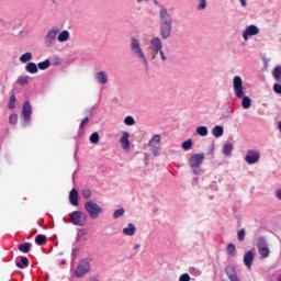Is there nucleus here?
Wrapping results in <instances>:
<instances>
[{
	"label": "nucleus",
	"instance_id": "20e7f679",
	"mask_svg": "<svg viewBox=\"0 0 281 281\" xmlns=\"http://www.w3.org/2000/svg\"><path fill=\"white\" fill-rule=\"evenodd\" d=\"M203 161H205V154H195L190 157L189 165L194 175H199V168H201Z\"/></svg>",
	"mask_w": 281,
	"mask_h": 281
},
{
	"label": "nucleus",
	"instance_id": "4468645a",
	"mask_svg": "<svg viewBox=\"0 0 281 281\" xmlns=\"http://www.w3.org/2000/svg\"><path fill=\"white\" fill-rule=\"evenodd\" d=\"M95 78L99 85H106L109 82V76L104 71L97 72Z\"/></svg>",
	"mask_w": 281,
	"mask_h": 281
},
{
	"label": "nucleus",
	"instance_id": "7ed1b4c3",
	"mask_svg": "<svg viewBox=\"0 0 281 281\" xmlns=\"http://www.w3.org/2000/svg\"><path fill=\"white\" fill-rule=\"evenodd\" d=\"M233 87H234L235 95H237L238 98H243L241 106L244 109H247V97H244L245 92H243V79H240V77L238 76L234 77Z\"/></svg>",
	"mask_w": 281,
	"mask_h": 281
},
{
	"label": "nucleus",
	"instance_id": "412c9836",
	"mask_svg": "<svg viewBox=\"0 0 281 281\" xmlns=\"http://www.w3.org/2000/svg\"><path fill=\"white\" fill-rule=\"evenodd\" d=\"M25 70H26L29 74H38V66H36L35 63H29V64L25 66Z\"/></svg>",
	"mask_w": 281,
	"mask_h": 281
},
{
	"label": "nucleus",
	"instance_id": "e433bc0d",
	"mask_svg": "<svg viewBox=\"0 0 281 281\" xmlns=\"http://www.w3.org/2000/svg\"><path fill=\"white\" fill-rule=\"evenodd\" d=\"M14 102H16V95H14V93L10 97V101H9V104H8V106H9V109H14Z\"/></svg>",
	"mask_w": 281,
	"mask_h": 281
},
{
	"label": "nucleus",
	"instance_id": "f704fd0d",
	"mask_svg": "<svg viewBox=\"0 0 281 281\" xmlns=\"http://www.w3.org/2000/svg\"><path fill=\"white\" fill-rule=\"evenodd\" d=\"M124 123L126 124V126H133L135 124V119H133V116H126L124 119Z\"/></svg>",
	"mask_w": 281,
	"mask_h": 281
},
{
	"label": "nucleus",
	"instance_id": "3c124183",
	"mask_svg": "<svg viewBox=\"0 0 281 281\" xmlns=\"http://www.w3.org/2000/svg\"><path fill=\"white\" fill-rule=\"evenodd\" d=\"M244 263L247 265V254L244 255Z\"/></svg>",
	"mask_w": 281,
	"mask_h": 281
},
{
	"label": "nucleus",
	"instance_id": "7c9ffc66",
	"mask_svg": "<svg viewBox=\"0 0 281 281\" xmlns=\"http://www.w3.org/2000/svg\"><path fill=\"white\" fill-rule=\"evenodd\" d=\"M256 257V255L254 254V251H248L247 252V267H251V263L254 262V258Z\"/></svg>",
	"mask_w": 281,
	"mask_h": 281
},
{
	"label": "nucleus",
	"instance_id": "79ce46f5",
	"mask_svg": "<svg viewBox=\"0 0 281 281\" xmlns=\"http://www.w3.org/2000/svg\"><path fill=\"white\" fill-rule=\"evenodd\" d=\"M273 91H274V93L281 94V85L280 83H274L273 85Z\"/></svg>",
	"mask_w": 281,
	"mask_h": 281
},
{
	"label": "nucleus",
	"instance_id": "f257e3e1",
	"mask_svg": "<svg viewBox=\"0 0 281 281\" xmlns=\"http://www.w3.org/2000/svg\"><path fill=\"white\" fill-rule=\"evenodd\" d=\"M160 16V36L165 41L170 38L172 33V18L168 14V9L162 8L159 11Z\"/></svg>",
	"mask_w": 281,
	"mask_h": 281
},
{
	"label": "nucleus",
	"instance_id": "49530a36",
	"mask_svg": "<svg viewBox=\"0 0 281 281\" xmlns=\"http://www.w3.org/2000/svg\"><path fill=\"white\" fill-rule=\"evenodd\" d=\"M276 196L281 201V188L277 190Z\"/></svg>",
	"mask_w": 281,
	"mask_h": 281
},
{
	"label": "nucleus",
	"instance_id": "f3484780",
	"mask_svg": "<svg viewBox=\"0 0 281 281\" xmlns=\"http://www.w3.org/2000/svg\"><path fill=\"white\" fill-rule=\"evenodd\" d=\"M260 34V29L254 24L247 27V36H258Z\"/></svg>",
	"mask_w": 281,
	"mask_h": 281
},
{
	"label": "nucleus",
	"instance_id": "cd10ccee",
	"mask_svg": "<svg viewBox=\"0 0 281 281\" xmlns=\"http://www.w3.org/2000/svg\"><path fill=\"white\" fill-rule=\"evenodd\" d=\"M196 133L200 137H207V127L206 126H199L196 127Z\"/></svg>",
	"mask_w": 281,
	"mask_h": 281
},
{
	"label": "nucleus",
	"instance_id": "39448f33",
	"mask_svg": "<svg viewBox=\"0 0 281 281\" xmlns=\"http://www.w3.org/2000/svg\"><path fill=\"white\" fill-rule=\"evenodd\" d=\"M85 210L88 212L90 218H98V216L103 212L102 206L93 201L86 202Z\"/></svg>",
	"mask_w": 281,
	"mask_h": 281
},
{
	"label": "nucleus",
	"instance_id": "2eb2a0df",
	"mask_svg": "<svg viewBox=\"0 0 281 281\" xmlns=\"http://www.w3.org/2000/svg\"><path fill=\"white\" fill-rule=\"evenodd\" d=\"M69 201L71 205L78 206V190L71 189L69 192Z\"/></svg>",
	"mask_w": 281,
	"mask_h": 281
},
{
	"label": "nucleus",
	"instance_id": "1a4fd4ad",
	"mask_svg": "<svg viewBox=\"0 0 281 281\" xmlns=\"http://www.w3.org/2000/svg\"><path fill=\"white\" fill-rule=\"evenodd\" d=\"M149 49H150L151 60H155V58H157V54H159V52L164 49V44L161 43V40L159 37L151 38L149 44Z\"/></svg>",
	"mask_w": 281,
	"mask_h": 281
},
{
	"label": "nucleus",
	"instance_id": "de8ad7c7",
	"mask_svg": "<svg viewBox=\"0 0 281 281\" xmlns=\"http://www.w3.org/2000/svg\"><path fill=\"white\" fill-rule=\"evenodd\" d=\"M249 106H251V99L247 98V109H249Z\"/></svg>",
	"mask_w": 281,
	"mask_h": 281
},
{
	"label": "nucleus",
	"instance_id": "393cba45",
	"mask_svg": "<svg viewBox=\"0 0 281 281\" xmlns=\"http://www.w3.org/2000/svg\"><path fill=\"white\" fill-rule=\"evenodd\" d=\"M232 150H234V145H232V144H226V145H224V147H223V154H224L226 157H231Z\"/></svg>",
	"mask_w": 281,
	"mask_h": 281
},
{
	"label": "nucleus",
	"instance_id": "603ef678",
	"mask_svg": "<svg viewBox=\"0 0 281 281\" xmlns=\"http://www.w3.org/2000/svg\"><path fill=\"white\" fill-rule=\"evenodd\" d=\"M278 128H279V131H280V133H281V120H280L279 123H278Z\"/></svg>",
	"mask_w": 281,
	"mask_h": 281
},
{
	"label": "nucleus",
	"instance_id": "58836bf2",
	"mask_svg": "<svg viewBox=\"0 0 281 281\" xmlns=\"http://www.w3.org/2000/svg\"><path fill=\"white\" fill-rule=\"evenodd\" d=\"M9 122H10V124H16V122H19V115L11 114L9 117Z\"/></svg>",
	"mask_w": 281,
	"mask_h": 281
},
{
	"label": "nucleus",
	"instance_id": "c756f323",
	"mask_svg": "<svg viewBox=\"0 0 281 281\" xmlns=\"http://www.w3.org/2000/svg\"><path fill=\"white\" fill-rule=\"evenodd\" d=\"M261 60H262V64H263V71H268L269 70V64L271 63V58H269L267 56H262Z\"/></svg>",
	"mask_w": 281,
	"mask_h": 281
},
{
	"label": "nucleus",
	"instance_id": "f03ea898",
	"mask_svg": "<svg viewBox=\"0 0 281 281\" xmlns=\"http://www.w3.org/2000/svg\"><path fill=\"white\" fill-rule=\"evenodd\" d=\"M131 52L136 56V58H139V60H143L145 67H148V60L146 59L144 49H142V44L135 37L131 38Z\"/></svg>",
	"mask_w": 281,
	"mask_h": 281
},
{
	"label": "nucleus",
	"instance_id": "423d86ee",
	"mask_svg": "<svg viewBox=\"0 0 281 281\" xmlns=\"http://www.w3.org/2000/svg\"><path fill=\"white\" fill-rule=\"evenodd\" d=\"M69 218L72 225H78L79 227L87 225V215L80 211L70 213Z\"/></svg>",
	"mask_w": 281,
	"mask_h": 281
},
{
	"label": "nucleus",
	"instance_id": "8fccbe9b",
	"mask_svg": "<svg viewBox=\"0 0 281 281\" xmlns=\"http://www.w3.org/2000/svg\"><path fill=\"white\" fill-rule=\"evenodd\" d=\"M240 3H241L243 7L247 5L246 0H240Z\"/></svg>",
	"mask_w": 281,
	"mask_h": 281
},
{
	"label": "nucleus",
	"instance_id": "4be33fe9",
	"mask_svg": "<svg viewBox=\"0 0 281 281\" xmlns=\"http://www.w3.org/2000/svg\"><path fill=\"white\" fill-rule=\"evenodd\" d=\"M223 133H224V130H223V126H221V125H216L212 130V135L214 137H223Z\"/></svg>",
	"mask_w": 281,
	"mask_h": 281
},
{
	"label": "nucleus",
	"instance_id": "dca6fc26",
	"mask_svg": "<svg viewBox=\"0 0 281 281\" xmlns=\"http://www.w3.org/2000/svg\"><path fill=\"white\" fill-rule=\"evenodd\" d=\"M135 232H136V228H135V224L133 223H130L127 227L123 228L124 236H135Z\"/></svg>",
	"mask_w": 281,
	"mask_h": 281
},
{
	"label": "nucleus",
	"instance_id": "a18cd8bd",
	"mask_svg": "<svg viewBox=\"0 0 281 281\" xmlns=\"http://www.w3.org/2000/svg\"><path fill=\"white\" fill-rule=\"evenodd\" d=\"M158 54H160V58L162 60V63H165V60H168V57H166V54L164 53V50L160 48V50H158Z\"/></svg>",
	"mask_w": 281,
	"mask_h": 281
},
{
	"label": "nucleus",
	"instance_id": "ea45409f",
	"mask_svg": "<svg viewBox=\"0 0 281 281\" xmlns=\"http://www.w3.org/2000/svg\"><path fill=\"white\" fill-rule=\"evenodd\" d=\"M81 194H82L83 199H91V190L90 189H83Z\"/></svg>",
	"mask_w": 281,
	"mask_h": 281
},
{
	"label": "nucleus",
	"instance_id": "9b49d317",
	"mask_svg": "<svg viewBox=\"0 0 281 281\" xmlns=\"http://www.w3.org/2000/svg\"><path fill=\"white\" fill-rule=\"evenodd\" d=\"M260 161V150L258 149H248L247 150V164L254 166Z\"/></svg>",
	"mask_w": 281,
	"mask_h": 281
},
{
	"label": "nucleus",
	"instance_id": "6e6552de",
	"mask_svg": "<svg viewBox=\"0 0 281 281\" xmlns=\"http://www.w3.org/2000/svg\"><path fill=\"white\" fill-rule=\"evenodd\" d=\"M257 249L261 258H269V256L271 255L269 244H267V239H265V237L257 238Z\"/></svg>",
	"mask_w": 281,
	"mask_h": 281
},
{
	"label": "nucleus",
	"instance_id": "473e14b6",
	"mask_svg": "<svg viewBox=\"0 0 281 281\" xmlns=\"http://www.w3.org/2000/svg\"><path fill=\"white\" fill-rule=\"evenodd\" d=\"M90 142L91 144H98L100 142V134L98 132H94L90 135Z\"/></svg>",
	"mask_w": 281,
	"mask_h": 281
},
{
	"label": "nucleus",
	"instance_id": "c9c22d12",
	"mask_svg": "<svg viewBox=\"0 0 281 281\" xmlns=\"http://www.w3.org/2000/svg\"><path fill=\"white\" fill-rule=\"evenodd\" d=\"M182 148H183V150H190V148H192V139H188L186 142H183Z\"/></svg>",
	"mask_w": 281,
	"mask_h": 281
},
{
	"label": "nucleus",
	"instance_id": "6e6d98bb",
	"mask_svg": "<svg viewBox=\"0 0 281 281\" xmlns=\"http://www.w3.org/2000/svg\"><path fill=\"white\" fill-rule=\"evenodd\" d=\"M277 281H281V274L278 276Z\"/></svg>",
	"mask_w": 281,
	"mask_h": 281
},
{
	"label": "nucleus",
	"instance_id": "72a5a7b5",
	"mask_svg": "<svg viewBox=\"0 0 281 281\" xmlns=\"http://www.w3.org/2000/svg\"><path fill=\"white\" fill-rule=\"evenodd\" d=\"M18 82L24 87V85H27V82H30V77L27 76H21L19 79H18Z\"/></svg>",
	"mask_w": 281,
	"mask_h": 281
},
{
	"label": "nucleus",
	"instance_id": "4d7b16f0",
	"mask_svg": "<svg viewBox=\"0 0 281 281\" xmlns=\"http://www.w3.org/2000/svg\"><path fill=\"white\" fill-rule=\"evenodd\" d=\"M142 1H144V0H137V3H142Z\"/></svg>",
	"mask_w": 281,
	"mask_h": 281
},
{
	"label": "nucleus",
	"instance_id": "6ab92c4d",
	"mask_svg": "<svg viewBox=\"0 0 281 281\" xmlns=\"http://www.w3.org/2000/svg\"><path fill=\"white\" fill-rule=\"evenodd\" d=\"M18 269H25V267H30V259L27 257H21L20 261H16Z\"/></svg>",
	"mask_w": 281,
	"mask_h": 281
},
{
	"label": "nucleus",
	"instance_id": "2f4dec72",
	"mask_svg": "<svg viewBox=\"0 0 281 281\" xmlns=\"http://www.w3.org/2000/svg\"><path fill=\"white\" fill-rule=\"evenodd\" d=\"M227 254L228 256H236V246L234 244L227 245Z\"/></svg>",
	"mask_w": 281,
	"mask_h": 281
},
{
	"label": "nucleus",
	"instance_id": "bb28decb",
	"mask_svg": "<svg viewBox=\"0 0 281 281\" xmlns=\"http://www.w3.org/2000/svg\"><path fill=\"white\" fill-rule=\"evenodd\" d=\"M160 142H161V136L154 135L153 138L149 140V146H151V148H155V146H157V144H159Z\"/></svg>",
	"mask_w": 281,
	"mask_h": 281
},
{
	"label": "nucleus",
	"instance_id": "0eeeda50",
	"mask_svg": "<svg viewBox=\"0 0 281 281\" xmlns=\"http://www.w3.org/2000/svg\"><path fill=\"white\" fill-rule=\"evenodd\" d=\"M89 271H91V263H89V260L82 259L75 270V276L76 278H83Z\"/></svg>",
	"mask_w": 281,
	"mask_h": 281
},
{
	"label": "nucleus",
	"instance_id": "9d476101",
	"mask_svg": "<svg viewBox=\"0 0 281 281\" xmlns=\"http://www.w3.org/2000/svg\"><path fill=\"white\" fill-rule=\"evenodd\" d=\"M59 32H60V29L58 27H53L47 32L45 36L46 47H52V45H54V42L56 41V36H58Z\"/></svg>",
	"mask_w": 281,
	"mask_h": 281
},
{
	"label": "nucleus",
	"instance_id": "5fc2aeb1",
	"mask_svg": "<svg viewBox=\"0 0 281 281\" xmlns=\"http://www.w3.org/2000/svg\"><path fill=\"white\" fill-rule=\"evenodd\" d=\"M155 5H159V1L154 0Z\"/></svg>",
	"mask_w": 281,
	"mask_h": 281
},
{
	"label": "nucleus",
	"instance_id": "ddd939ff",
	"mask_svg": "<svg viewBox=\"0 0 281 281\" xmlns=\"http://www.w3.org/2000/svg\"><path fill=\"white\" fill-rule=\"evenodd\" d=\"M131 134L128 132H123L122 137L120 138V144L123 150H128L131 148V140H128Z\"/></svg>",
	"mask_w": 281,
	"mask_h": 281
},
{
	"label": "nucleus",
	"instance_id": "13d9d810",
	"mask_svg": "<svg viewBox=\"0 0 281 281\" xmlns=\"http://www.w3.org/2000/svg\"><path fill=\"white\" fill-rule=\"evenodd\" d=\"M245 160H247V156H245Z\"/></svg>",
	"mask_w": 281,
	"mask_h": 281
},
{
	"label": "nucleus",
	"instance_id": "4c0bfd02",
	"mask_svg": "<svg viewBox=\"0 0 281 281\" xmlns=\"http://www.w3.org/2000/svg\"><path fill=\"white\" fill-rule=\"evenodd\" d=\"M120 216H124V209H119L113 213V218H120Z\"/></svg>",
	"mask_w": 281,
	"mask_h": 281
},
{
	"label": "nucleus",
	"instance_id": "a211bd4d",
	"mask_svg": "<svg viewBox=\"0 0 281 281\" xmlns=\"http://www.w3.org/2000/svg\"><path fill=\"white\" fill-rule=\"evenodd\" d=\"M18 249L19 251H21L22 254H30L31 249H32V244L31 243H23L18 245Z\"/></svg>",
	"mask_w": 281,
	"mask_h": 281
},
{
	"label": "nucleus",
	"instance_id": "5701e85b",
	"mask_svg": "<svg viewBox=\"0 0 281 281\" xmlns=\"http://www.w3.org/2000/svg\"><path fill=\"white\" fill-rule=\"evenodd\" d=\"M35 243L36 245H40V246L47 245V236L42 234L37 235L35 237Z\"/></svg>",
	"mask_w": 281,
	"mask_h": 281
},
{
	"label": "nucleus",
	"instance_id": "a19ab883",
	"mask_svg": "<svg viewBox=\"0 0 281 281\" xmlns=\"http://www.w3.org/2000/svg\"><path fill=\"white\" fill-rule=\"evenodd\" d=\"M238 240H245V228L237 233Z\"/></svg>",
	"mask_w": 281,
	"mask_h": 281
},
{
	"label": "nucleus",
	"instance_id": "a878e982",
	"mask_svg": "<svg viewBox=\"0 0 281 281\" xmlns=\"http://www.w3.org/2000/svg\"><path fill=\"white\" fill-rule=\"evenodd\" d=\"M52 65V61L49 59H46L42 63L37 64L38 69H42V71H45V69H49V66Z\"/></svg>",
	"mask_w": 281,
	"mask_h": 281
},
{
	"label": "nucleus",
	"instance_id": "aec40b11",
	"mask_svg": "<svg viewBox=\"0 0 281 281\" xmlns=\"http://www.w3.org/2000/svg\"><path fill=\"white\" fill-rule=\"evenodd\" d=\"M272 78L276 82H281V66H276L272 70Z\"/></svg>",
	"mask_w": 281,
	"mask_h": 281
},
{
	"label": "nucleus",
	"instance_id": "b1692460",
	"mask_svg": "<svg viewBox=\"0 0 281 281\" xmlns=\"http://www.w3.org/2000/svg\"><path fill=\"white\" fill-rule=\"evenodd\" d=\"M57 41H59V43H65L66 41H69V31H63L61 33H59Z\"/></svg>",
	"mask_w": 281,
	"mask_h": 281
},
{
	"label": "nucleus",
	"instance_id": "37998d69",
	"mask_svg": "<svg viewBox=\"0 0 281 281\" xmlns=\"http://www.w3.org/2000/svg\"><path fill=\"white\" fill-rule=\"evenodd\" d=\"M86 124H89V116H86V117L80 122L79 128H85V125H86Z\"/></svg>",
	"mask_w": 281,
	"mask_h": 281
},
{
	"label": "nucleus",
	"instance_id": "c03bdc74",
	"mask_svg": "<svg viewBox=\"0 0 281 281\" xmlns=\"http://www.w3.org/2000/svg\"><path fill=\"white\" fill-rule=\"evenodd\" d=\"M179 281H190V274L188 273L181 274L179 278Z\"/></svg>",
	"mask_w": 281,
	"mask_h": 281
},
{
	"label": "nucleus",
	"instance_id": "864d4df0",
	"mask_svg": "<svg viewBox=\"0 0 281 281\" xmlns=\"http://www.w3.org/2000/svg\"><path fill=\"white\" fill-rule=\"evenodd\" d=\"M139 244H136L135 246H134V249H139Z\"/></svg>",
	"mask_w": 281,
	"mask_h": 281
},
{
	"label": "nucleus",
	"instance_id": "c85d7f7f",
	"mask_svg": "<svg viewBox=\"0 0 281 281\" xmlns=\"http://www.w3.org/2000/svg\"><path fill=\"white\" fill-rule=\"evenodd\" d=\"M32 60V53L27 52L20 56V63H30Z\"/></svg>",
	"mask_w": 281,
	"mask_h": 281
},
{
	"label": "nucleus",
	"instance_id": "09e8293b",
	"mask_svg": "<svg viewBox=\"0 0 281 281\" xmlns=\"http://www.w3.org/2000/svg\"><path fill=\"white\" fill-rule=\"evenodd\" d=\"M243 38H244L245 41H247V30L244 31V33H243Z\"/></svg>",
	"mask_w": 281,
	"mask_h": 281
},
{
	"label": "nucleus",
	"instance_id": "f8f14e48",
	"mask_svg": "<svg viewBox=\"0 0 281 281\" xmlns=\"http://www.w3.org/2000/svg\"><path fill=\"white\" fill-rule=\"evenodd\" d=\"M22 117L26 124L32 122V104L30 101H25L22 108Z\"/></svg>",
	"mask_w": 281,
	"mask_h": 281
}]
</instances>
